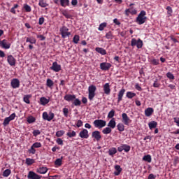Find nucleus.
Masks as SVG:
<instances>
[{
  "label": "nucleus",
  "mask_w": 179,
  "mask_h": 179,
  "mask_svg": "<svg viewBox=\"0 0 179 179\" xmlns=\"http://www.w3.org/2000/svg\"><path fill=\"white\" fill-rule=\"evenodd\" d=\"M111 68V64L107 62H102L100 64V69L101 71H108Z\"/></svg>",
  "instance_id": "nucleus-16"
},
{
  "label": "nucleus",
  "mask_w": 179,
  "mask_h": 179,
  "mask_svg": "<svg viewBox=\"0 0 179 179\" xmlns=\"http://www.w3.org/2000/svg\"><path fill=\"white\" fill-rule=\"evenodd\" d=\"M34 163V159H30V158H27L26 159V164L27 166H31Z\"/></svg>",
  "instance_id": "nucleus-42"
},
{
  "label": "nucleus",
  "mask_w": 179,
  "mask_h": 179,
  "mask_svg": "<svg viewBox=\"0 0 179 179\" xmlns=\"http://www.w3.org/2000/svg\"><path fill=\"white\" fill-rule=\"evenodd\" d=\"M117 129L120 132H124L125 131V126L122 123H119L117 125Z\"/></svg>",
  "instance_id": "nucleus-36"
},
{
  "label": "nucleus",
  "mask_w": 179,
  "mask_h": 179,
  "mask_svg": "<svg viewBox=\"0 0 179 179\" xmlns=\"http://www.w3.org/2000/svg\"><path fill=\"white\" fill-rule=\"evenodd\" d=\"M115 153H117V148H111L110 149H109V150H108L109 156H112V157H113L114 156V155H115Z\"/></svg>",
  "instance_id": "nucleus-33"
},
{
  "label": "nucleus",
  "mask_w": 179,
  "mask_h": 179,
  "mask_svg": "<svg viewBox=\"0 0 179 179\" xmlns=\"http://www.w3.org/2000/svg\"><path fill=\"white\" fill-rule=\"evenodd\" d=\"M46 86L50 87V89H52V86H54V81L50 78H48L46 81Z\"/></svg>",
  "instance_id": "nucleus-31"
},
{
  "label": "nucleus",
  "mask_w": 179,
  "mask_h": 179,
  "mask_svg": "<svg viewBox=\"0 0 179 179\" xmlns=\"http://www.w3.org/2000/svg\"><path fill=\"white\" fill-rule=\"evenodd\" d=\"M82 103H83V104H86L87 103V98L83 97L82 98Z\"/></svg>",
  "instance_id": "nucleus-64"
},
{
  "label": "nucleus",
  "mask_w": 179,
  "mask_h": 179,
  "mask_svg": "<svg viewBox=\"0 0 179 179\" xmlns=\"http://www.w3.org/2000/svg\"><path fill=\"white\" fill-rule=\"evenodd\" d=\"M24 9L27 12H31V7H30V6H29L28 4H24Z\"/></svg>",
  "instance_id": "nucleus-51"
},
{
  "label": "nucleus",
  "mask_w": 179,
  "mask_h": 179,
  "mask_svg": "<svg viewBox=\"0 0 179 179\" xmlns=\"http://www.w3.org/2000/svg\"><path fill=\"white\" fill-rule=\"evenodd\" d=\"M135 87H136V90H138V92L142 91V87H141L139 86V84H136Z\"/></svg>",
  "instance_id": "nucleus-63"
},
{
  "label": "nucleus",
  "mask_w": 179,
  "mask_h": 179,
  "mask_svg": "<svg viewBox=\"0 0 179 179\" xmlns=\"http://www.w3.org/2000/svg\"><path fill=\"white\" fill-rule=\"evenodd\" d=\"M48 171V169L47 167H40L36 169V172L38 173V174H45Z\"/></svg>",
  "instance_id": "nucleus-21"
},
{
  "label": "nucleus",
  "mask_w": 179,
  "mask_h": 179,
  "mask_svg": "<svg viewBox=\"0 0 179 179\" xmlns=\"http://www.w3.org/2000/svg\"><path fill=\"white\" fill-rule=\"evenodd\" d=\"M105 27H107V23L106 22L101 23L99 24L98 30H99V31H103Z\"/></svg>",
  "instance_id": "nucleus-39"
},
{
  "label": "nucleus",
  "mask_w": 179,
  "mask_h": 179,
  "mask_svg": "<svg viewBox=\"0 0 179 179\" xmlns=\"http://www.w3.org/2000/svg\"><path fill=\"white\" fill-rule=\"evenodd\" d=\"M146 11L141 10L136 19V22L138 24H143L147 20Z\"/></svg>",
  "instance_id": "nucleus-1"
},
{
  "label": "nucleus",
  "mask_w": 179,
  "mask_h": 179,
  "mask_svg": "<svg viewBox=\"0 0 179 179\" xmlns=\"http://www.w3.org/2000/svg\"><path fill=\"white\" fill-rule=\"evenodd\" d=\"M38 5L41 8H47V6H48V3H47V1L45 0H39Z\"/></svg>",
  "instance_id": "nucleus-30"
},
{
  "label": "nucleus",
  "mask_w": 179,
  "mask_h": 179,
  "mask_svg": "<svg viewBox=\"0 0 179 179\" xmlns=\"http://www.w3.org/2000/svg\"><path fill=\"white\" fill-rule=\"evenodd\" d=\"M115 125H117V123L115 122V120L114 118L110 120L108 124V127L109 128H112V129H114V128H115Z\"/></svg>",
  "instance_id": "nucleus-25"
},
{
  "label": "nucleus",
  "mask_w": 179,
  "mask_h": 179,
  "mask_svg": "<svg viewBox=\"0 0 179 179\" xmlns=\"http://www.w3.org/2000/svg\"><path fill=\"white\" fill-rule=\"evenodd\" d=\"M30 96L26 95L24 96V103H27V104H30Z\"/></svg>",
  "instance_id": "nucleus-50"
},
{
  "label": "nucleus",
  "mask_w": 179,
  "mask_h": 179,
  "mask_svg": "<svg viewBox=\"0 0 179 179\" xmlns=\"http://www.w3.org/2000/svg\"><path fill=\"white\" fill-rule=\"evenodd\" d=\"M166 77L168 78V79H171V80H174L175 79L174 75L170 72H168L166 73Z\"/></svg>",
  "instance_id": "nucleus-48"
},
{
  "label": "nucleus",
  "mask_w": 179,
  "mask_h": 179,
  "mask_svg": "<svg viewBox=\"0 0 179 179\" xmlns=\"http://www.w3.org/2000/svg\"><path fill=\"white\" fill-rule=\"evenodd\" d=\"M44 23V17H41L39 18L38 24L41 26Z\"/></svg>",
  "instance_id": "nucleus-57"
},
{
  "label": "nucleus",
  "mask_w": 179,
  "mask_h": 179,
  "mask_svg": "<svg viewBox=\"0 0 179 179\" xmlns=\"http://www.w3.org/2000/svg\"><path fill=\"white\" fill-rule=\"evenodd\" d=\"M113 23H115L117 24V26H120V24H121V22H120V21H118V19L115 18L113 20Z\"/></svg>",
  "instance_id": "nucleus-59"
},
{
  "label": "nucleus",
  "mask_w": 179,
  "mask_h": 179,
  "mask_svg": "<svg viewBox=\"0 0 179 179\" xmlns=\"http://www.w3.org/2000/svg\"><path fill=\"white\" fill-rule=\"evenodd\" d=\"M95 50L101 55H106V54H107V52L103 48H96Z\"/></svg>",
  "instance_id": "nucleus-29"
},
{
  "label": "nucleus",
  "mask_w": 179,
  "mask_h": 179,
  "mask_svg": "<svg viewBox=\"0 0 179 179\" xmlns=\"http://www.w3.org/2000/svg\"><path fill=\"white\" fill-rule=\"evenodd\" d=\"M7 62L10 66H15L16 65V59L12 55L7 57Z\"/></svg>",
  "instance_id": "nucleus-13"
},
{
  "label": "nucleus",
  "mask_w": 179,
  "mask_h": 179,
  "mask_svg": "<svg viewBox=\"0 0 179 179\" xmlns=\"http://www.w3.org/2000/svg\"><path fill=\"white\" fill-rule=\"evenodd\" d=\"M50 69L54 71V72H59L61 71V65L58 64V62H55L52 63Z\"/></svg>",
  "instance_id": "nucleus-15"
},
{
  "label": "nucleus",
  "mask_w": 179,
  "mask_h": 179,
  "mask_svg": "<svg viewBox=\"0 0 179 179\" xmlns=\"http://www.w3.org/2000/svg\"><path fill=\"white\" fill-rule=\"evenodd\" d=\"M37 41L34 38V37H27L26 39V43H29L30 44H36Z\"/></svg>",
  "instance_id": "nucleus-28"
},
{
  "label": "nucleus",
  "mask_w": 179,
  "mask_h": 179,
  "mask_svg": "<svg viewBox=\"0 0 179 179\" xmlns=\"http://www.w3.org/2000/svg\"><path fill=\"white\" fill-rule=\"evenodd\" d=\"M131 47L136 46L137 48H142V47H143V42L140 38H138V40L132 38L131 41Z\"/></svg>",
  "instance_id": "nucleus-5"
},
{
  "label": "nucleus",
  "mask_w": 179,
  "mask_h": 179,
  "mask_svg": "<svg viewBox=\"0 0 179 179\" xmlns=\"http://www.w3.org/2000/svg\"><path fill=\"white\" fill-rule=\"evenodd\" d=\"M148 179H156V176H155L153 173H150L148 176Z\"/></svg>",
  "instance_id": "nucleus-61"
},
{
  "label": "nucleus",
  "mask_w": 179,
  "mask_h": 179,
  "mask_svg": "<svg viewBox=\"0 0 179 179\" xmlns=\"http://www.w3.org/2000/svg\"><path fill=\"white\" fill-rule=\"evenodd\" d=\"M92 136L97 142H99V141H100V139H101V134H100V131H93L92 134Z\"/></svg>",
  "instance_id": "nucleus-18"
},
{
  "label": "nucleus",
  "mask_w": 179,
  "mask_h": 179,
  "mask_svg": "<svg viewBox=\"0 0 179 179\" xmlns=\"http://www.w3.org/2000/svg\"><path fill=\"white\" fill-rule=\"evenodd\" d=\"M64 100H66V101H73V100H75L76 99V96L71 95V94H66L64 97Z\"/></svg>",
  "instance_id": "nucleus-22"
},
{
  "label": "nucleus",
  "mask_w": 179,
  "mask_h": 179,
  "mask_svg": "<svg viewBox=\"0 0 179 179\" xmlns=\"http://www.w3.org/2000/svg\"><path fill=\"white\" fill-rule=\"evenodd\" d=\"M174 122L176 124L177 127H179V117L173 118Z\"/></svg>",
  "instance_id": "nucleus-56"
},
{
  "label": "nucleus",
  "mask_w": 179,
  "mask_h": 179,
  "mask_svg": "<svg viewBox=\"0 0 179 179\" xmlns=\"http://www.w3.org/2000/svg\"><path fill=\"white\" fill-rule=\"evenodd\" d=\"M61 5L65 8L66 6H69V0H60Z\"/></svg>",
  "instance_id": "nucleus-38"
},
{
  "label": "nucleus",
  "mask_w": 179,
  "mask_h": 179,
  "mask_svg": "<svg viewBox=\"0 0 179 179\" xmlns=\"http://www.w3.org/2000/svg\"><path fill=\"white\" fill-rule=\"evenodd\" d=\"M122 122L124 124V125H129L131 122H132V120L129 117H128V115L127 113H124L122 114Z\"/></svg>",
  "instance_id": "nucleus-7"
},
{
  "label": "nucleus",
  "mask_w": 179,
  "mask_h": 179,
  "mask_svg": "<svg viewBox=\"0 0 179 179\" xmlns=\"http://www.w3.org/2000/svg\"><path fill=\"white\" fill-rule=\"evenodd\" d=\"M13 89H18L20 87V81L17 78H13L10 82Z\"/></svg>",
  "instance_id": "nucleus-11"
},
{
  "label": "nucleus",
  "mask_w": 179,
  "mask_h": 179,
  "mask_svg": "<svg viewBox=\"0 0 179 179\" xmlns=\"http://www.w3.org/2000/svg\"><path fill=\"white\" fill-rule=\"evenodd\" d=\"M155 110H153V108H148L145 110V117H150L152 114H153Z\"/></svg>",
  "instance_id": "nucleus-23"
},
{
  "label": "nucleus",
  "mask_w": 179,
  "mask_h": 179,
  "mask_svg": "<svg viewBox=\"0 0 179 179\" xmlns=\"http://www.w3.org/2000/svg\"><path fill=\"white\" fill-rule=\"evenodd\" d=\"M56 142H57V143L58 144V145H64V141H62V139H61V138H57V140H56Z\"/></svg>",
  "instance_id": "nucleus-54"
},
{
  "label": "nucleus",
  "mask_w": 179,
  "mask_h": 179,
  "mask_svg": "<svg viewBox=\"0 0 179 179\" xmlns=\"http://www.w3.org/2000/svg\"><path fill=\"white\" fill-rule=\"evenodd\" d=\"M79 40H80L79 35H75L73 38V43H74V44H78V43H79Z\"/></svg>",
  "instance_id": "nucleus-41"
},
{
  "label": "nucleus",
  "mask_w": 179,
  "mask_h": 179,
  "mask_svg": "<svg viewBox=\"0 0 179 179\" xmlns=\"http://www.w3.org/2000/svg\"><path fill=\"white\" fill-rule=\"evenodd\" d=\"M94 125L95 128H99L100 129L104 128V127L107 125V122L103 120H96L94 121Z\"/></svg>",
  "instance_id": "nucleus-4"
},
{
  "label": "nucleus",
  "mask_w": 179,
  "mask_h": 179,
  "mask_svg": "<svg viewBox=\"0 0 179 179\" xmlns=\"http://www.w3.org/2000/svg\"><path fill=\"white\" fill-rule=\"evenodd\" d=\"M82 125H83V122H82V120H78L76 124V126L78 127V128H80Z\"/></svg>",
  "instance_id": "nucleus-55"
},
{
  "label": "nucleus",
  "mask_w": 179,
  "mask_h": 179,
  "mask_svg": "<svg viewBox=\"0 0 179 179\" xmlns=\"http://www.w3.org/2000/svg\"><path fill=\"white\" fill-rule=\"evenodd\" d=\"M55 166H62V159H57L55 162Z\"/></svg>",
  "instance_id": "nucleus-49"
},
{
  "label": "nucleus",
  "mask_w": 179,
  "mask_h": 179,
  "mask_svg": "<svg viewBox=\"0 0 179 179\" xmlns=\"http://www.w3.org/2000/svg\"><path fill=\"white\" fill-rule=\"evenodd\" d=\"M115 115V111L114 110H111L108 114V118H113Z\"/></svg>",
  "instance_id": "nucleus-47"
},
{
  "label": "nucleus",
  "mask_w": 179,
  "mask_h": 179,
  "mask_svg": "<svg viewBox=\"0 0 179 179\" xmlns=\"http://www.w3.org/2000/svg\"><path fill=\"white\" fill-rule=\"evenodd\" d=\"M38 148H41V143L36 142L31 146L28 152L31 155H36V149H38Z\"/></svg>",
  "instance_id": "nucleus-6"
},
{
  "label": "nucleus",
  "mask_w": 179,
  "mask_h": 179,
  "mask_svg": "<svg viewBox=\"0 0 179 179\" xmlns=\"http://www.w3.org/2000/svg\"><path fill=\"white\" fill-rule=\"evenodd\" d=\"M96 90H97L96 85H92L88 87V99L90 101H93L96 96Z\"/></svg>",
  "instance_id": "nucleus-2"
},
{
  "label": "nucleus",
  "mask_w": 179,
  "mask_h": 179,
  "mask_svg": "<svg viewBox=\"0 0 179 179\" xmlns=\"http://www.w3.org/2000/svg\"><path fill=\"white\" fill-rule=\"evenodd\" d=\"M103 92L105 94H107L108 96V94H110V93H111V89L110 88L109 83H106L105 85H103Z\"/></svg>",
  "instance_id": "nucleus-19"
},
{
  "label": "nucleus",
  "mask_w": 179,
  "mask_h": 179,
  "mask_svg": "<svg viewBox=\"0 0 179 179\" xmlns=\"http://www.w3.org/2000/svg\"><path fill=\"white\" fill-rule=\"evenodd\" d=\"M66 135L69 138H74V136H76V132H75V131H72L71 132H68Z\"/></svg>",
  "instance_id": "nucleus-44"
},
{
  "label": "nucleus",
  "mask_w": 179,
  "mask_h": 179,
  "mask_svg": "<svg viewBox=\"0 0 179 179\" xmlns=\"http://www.w3.org/2000/svg\"><path fill=\"white\" fill-rule=\"evenodd\" d=\"M154 87H160V84L157 81H155L153 83Z\"/></svg>",
  "instance_id": "nucleus-62"
},
{
  "label": "nucleus",
  "mask_w": 179,
  "mask_h": 179,
  "mask_svg": "<svg viewBox=\"0 0 179 179\" xmlns=\"http://www.w3.org/2000/svg\"><path fill=\"white\" fill-rule=\"evenodd\" d=\"M148 127L150 129H153L157 127V122L156 121H151L148 123Z\"/></svg>",
  "instance_id": "nucleus-27"
},
{
  "label": "nucleus",
  "mask_w": 179,
  "mask_h": 179,
  "mask_svg": "<svg viewBox=\"0 0 179 179\" xmlns=\"http://www.w3.org/2000/svg\"><path fill=\"white\" fill-rule=\"evenodd\" d=\"M59 31L62 38H66V37H69V36H71L69 29L65 26L62 27L59 29Z\"/></svg>",
  "instance_id": "nucleus-3"
},
{
  "label": "nucleus",
  "mask_w": 179,
  "mask_h": 179,
  "mask_svg": "<svg viewBox=\"0 0 179 179\" xmlns=\"http://www.w3.org/2000/svg\"><path fill=\"white\" fill-rule=\"evenodd\" d=\"M0 47L4 48V50H9L10 48V43L6 41V39L0 41Z\"/></svg>",
  "instance_id": "nucleus-9"
},
{
  "label": "nucleus",
  "mask_w": 179,
  "mask_h": 179,
  "mask_svg": "<svg viewBox=\"0 0 179 179\" xmlns=\"http://www.w3.org/2000/svg\"><path fill=\"white\" fill-rule=\"evenodd\" d=\"M125 94V89L122 88L118 93L117 95V103L122 101V97H124V94Z\"/></svg>",
  "instance_id": "nucleus-20"
},
{
  "label": "nucleus",
  "mask_w": 179,
  "mask_h": 179,
  "mask_svg": "<svg viewBox=\"0 0 179 179\" xmlns=\"http://www.w3.org/2000/svg\"><path fill=\"white\" fill-rule=\"evenodd\" d=\"M115 172L114 174L115 176H120L121 174V171H122V168L120 165L115 166Z\"/></svg>",
  "instance_id": "nucleus-24"
},
{
  "label": "nucleus",
  "mask_w": 179,
  "mask_h": 179,
  "mask_svg": "<svg viewBox=\"0 0 179 179\" xmlns=\"http://www.w3.org/2000/svg\"><path fill=\"white\" fill-rule=\"evenodd\" d=\"M144 162H148V163H152V156L150 155H147L143 157Z\"/></svg>",
  "instance_id": "nucleus-35"
},
{
  "label": "nucleus",
  "mask_w": 179,
  "mask_h": 179,
  "mask_svg": "<svg viewBox=\"0 0 179 179\" xmlns=\"http://www.w3.org/2000/svg\"><path fill=\"white\" fill-rule=\"evenodd\" d=\"M153 65H159V59H154L152 61Z\"/></svg>",
  "instance_id": "nucleus-58"
},
{
  "label": "nucleus",
  "mask_w": 179,
  "mask_h": 179,
  "mask_svg": "<svg viewBox=\"0 0 179 179\" xmlns=\"http://www.w3.org/2000/svg\"><path fill=\"white\" fill-rule=\"evenodd\" d=\"M10 173H12V171H10V169H6V170L3 172V177H9V176H10Z\"/></svg>",
  "instance_id": "nucleus-40"
},
{
  "label": "nucleus",
  "mask_w": 179,
  "mask_h": 179,
  "mask_svg": "<svg viewBox=\"0 0 179 179\" xmlns=\"http://www.w3.org/2000/svg\"><path fill=\"white\" fill-rule=\"evenodd\" d=\"M111 128L106 127L102 130V133L103 135H108V134H111Z\"/></svg>",
  "instance_id": "nucleus-37"
},
{
  "label": "nucleus",
  "mask_w": 179,
  "mask_h": 179,
  "mask_svg": "<svg viewBox=\"0 0 179 179\" xmlns=\"http://www.w3.org/2000/svg\"><path fill=\"white\" fill-rule=\"evenodd\" d=\"M15 117H16V114L12 113L9 117H6L3 122V127H7V125H9V122H10V121H13V120H15Z\"/></svg>",
  "instance_id": "nucleus-8"
},
{
  "label": "nucleus",
  "mask_w": 179,
  "mask_h": 179,
  "mask_svg": "<svg viewBox=\"0 0 179 179\" xmlns=\"http://www.w3.org/2000/svg\"><path fill=\"white\" fill-rule=\"evenodd\" d=\"M118 152H122L123 150L127 153L131 150V146L127 144H122L117 148Z\"/></svg>",
  "instance_id": "nucleus-10"
},
{
  "label": "nucleus",
  "mask_w": 179,
  "mask_h": 179,
  "mask_svg": "<svg viewBox=\"0 0 179 179\" xmlns=\"http://www.w3.org/2000/svg\"><path fill=\"white\" fill-rule=\"evenodd\" d=\"M43 118L46 121H51L54 119V114L52 112L49 113V114L47 112H44L43 113Z\"/></svg>",
  "instance_id": "nucleus-12"
},
{
  "label": "nucleus",
  "mask_w": 179,
  "mask_h": 179,
  "mask_svg": "<svg viewBox=\"0 0 179 179\" xmlns=\"http://www.w3.org/2000/svg\"><path fill=\"white\" fill-rule=\"evenodd\" d=\"M129 13H131V8H128L125 10V15L129 16Z\"/></svg>",
  "instance_id": "nucleus-60"
},
{
  "label": "nucleus",
  "mask_w": 179,
  "mask_h": 179,
  "mask_svg": "<svg viewBox=\"0 0 179 179\" xmlns=\"http://www.w3.org/2000/svg\"><path fill=\"white\" fill-rule=\"evenodd\" d=\"M40 134H41V132L40 131V130H34L33 131V135L34 136H38V135H40Z\"/></svg>",
  "instance_id": "nucleus-53"
},
{
  "label": "nucleus",
  "mask_w": 179,
  "mask_h": 179,
  "mask_svg": "<svg viewBox=\"0 0 179 179\" xmlns=\"http://www.w3.org/2000/svg\"><path fill=\"white\" fill-rule=\"evenodd\" d=\"M27 121L28 124H33V123L36 122V117L30 115L27 118Z\"/></svg>",
  "instance_id": "nucleus-32"
},
{
  "label": "nucleus",
  "mask_w": 179,
  "mask_h": 179,
  "mask_svg": "<svg viewBox=\"0 0 179 179\" xmlns=\"http://www.w3.org/2000/svg\"><path fill=\"white\" fill-rule=\"evenodd\" d=\"M27 177L29 179H41V176L33 171H29Z\"/></svg>",
  "instance_id": "nucleus-14"
},
{
  "label": "nucleus",
  "mask_w": 179,
  "mask_h": 179,
  "mask_svg": "<svg viewBox=\"0 0 179 179\" xmlns=\"http://www.w3.org/2000/svg\"><path fill=\"white\" fill-rule=\"evenodd\" d=\"M64 134H65V131L59 130V131L56 132V136H57V138H61V136H63V135Z\"/></svg>",
  "instance_id": "nucleus-43"
},
{
  "label": "nucleus",
  "mask_w": 179,
  "mask_h": 179,
  "mask_svg": "<svg viewBox=\"0 0 179 179\" xmlns=\"http://www.w3.org/2000/svg\"><path fill=\"white\" fill-rule=\"evenodd\" d=\"M106 38H108V40H113L114 36H113L111 31H109L106 34Z\"/></svg>",
  "instance_id": "nucleus-45"
},
{
  "label": "nucleus",
  "mask_w": 179,
  "mask_h": 179,
  "mask_svg": "<svg viewBox=\"0 0 179 179\" xmlns=\"http://www.w3.org/2000/svg\"><path fill=\"white\" fill-rule=\"evenodd\" d=\"M80 138H83V139H87L89 138V131L87 129H84L79 133Z\"/></svg>",
  "instance_id": "nucleus-17"
},
{
  "label": "nucleus",
  "mask_w": 179,
  "mask_h": 179,
  "mask_svg": "<svg viewBox=\"0 0 179 179\" xmlns=\"http://www.w3.org/2000/svg\"><path fill=\"white\" fill-rule=\"evenodd\" d=\"M40 102L41 106H45L50 103V99H47L45 97H41L40 99Z\"/></svg>",
  "instance_id": "nucleus-26"
},
{
  "label": "nucleus",
  "mask_w": 179,
  "mask_h": 179,
  "mask_svg": "<svg viewBox=\"0 0 179 179\" xmlns=\"http://www.w3.org/2000/svg\"><path fill=\"white\" fill-rule=\"evenodd\" d=\"M69 113V110L67 108H63V114H64V117H68Z\"/></svg>",
  "instance_id": "nucleus-52"
},
{
  "label": "nucleus",
  "mask_w": 179,
  "mask_h": 179,
  "mask_svg": "<svg viewBox=\"0 0 179 179\" xmlns=\"http://www.w3.org/2000/svg\"><path fill=\"white\" fill-rule=\"evenodd\" d=\"M135 96H136V94L132 92H127L126 94V97H127V99H134Z\"/></svg>",
  "instance_id": "nucleus-34"
},
{
  "label": "nucleus",
  "mask_w": 179,
  "mask_h": 179,
  "mask_svg": "<svg viewBox=\"0 0 179 179\" xmlns=\"http://www.w3.org/2000/svg\"><path fill=\"white\" fill-rule=\"evenodd\" d=\"M73 104L74 106H80V104H82V102L80 101V100H79V99H75L73 101Z\"/></svg>",
  "instance_id": "nucleus-46"
}]
</instances>
